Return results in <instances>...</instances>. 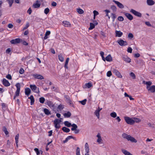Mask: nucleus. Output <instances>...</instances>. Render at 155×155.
<instances>
[{
  "label": "nucleus",
  "instance_id": "1",
  "mask_svg": "<svg viewBox=\"0 0 155 155\" xmlns=\"http://www.w3.org/2000/svg\"><path fill=\"white\" fill-rule=\"evenodd\" d=\"M122 137L132 142L136 143L137 140L133 137L130 135L124 133L122 134Z\"/></svg>",
  "mask_w": 155,
  "mask_h": 155
},
{
  "label": "nucleus",
  "instance_id": "2",
  "mask_svg": "<svg viewBox=\"0 0 155 155\" xmlns=\"http://www.w3.org/2000/svg\"><path fill=\"white\" fill-rule=\"evenodd\" d=\"M15 86L17 88L16 91L15 92L14 99H15L16 97L17 96H18L19 95L20 91V89L21 87V85L19 83H18L16 84L15 85Z\"/></svg>",
  "mask_w": 155,
  "mask_h": 155
},
{
  "label": "nucleus",
  "instance_id": "3",
  "mask_svg": "<svg viewBox=\"0 0 155 155\" xmlns=\"http://www.w3.org/2000/svg\"><path fill=\"white\" fill-rule=\"evenodd\" d=\"M124 118L125 121L127 124L132 125L134 123V120L133 118L128 117H124Z\"/></svg>",
  "mask_w": 155,
  "mask_h": 155
},
{
  "label": "nucleus",
  "instance_id": "4",
  "mask_svg": "<svg viewBox=\"0 0 155 155\" xmlns=\"http://www.w3.org/2000/svg\"><path fill=\"white\" fill-rule=\"evenodd\" d=\"M30 87L31 90L35 93L39 94L40 92L39 90V88H38L35 85H30Z\"/></svg>",
  "mask_w": 155,
  "mask_h": 155
},
{
  "label": "nucleus",
  "instance_id": "5",
  "mask_svg": "<svg viewBox=\"0 0 155 155\" xmlns=\"http://www.w3.org/2000/svg\"><path fill=\"white\" fill-rule=\"evenodd\" d=\"M130 12L136 16L140 17H141L142 16V14L140 12H137L133 9H130Z\"/></svg>",
  "mask_w": 155,
  "mask_h": 155
},
{
  "label": "nucleus",
  "instance_id": "6",
  "mask_svg": "<svg viewBox=\"0 0 155 155\" xmlns=\"http://www.w3.org/2000/svg\"><path fill=\"white\" fill-rule=\"evenodd\" d=\"M32 75L33 77H34L36 79H38L40 80H42L44 79L43 77L40 74H32Z\"/></svg>",
  "mask_w": 155,
  "mask_h": 155
},
{
  "label": "nucleus",
  "instance_id": "7",
  "mask_svg": "<svg viewBox=\"0 0 155 155\" xmlns=\"http://www.w3.org/2000/svg\"><path fill=\"white\" fill-rule=\"evenodd\" d=\"M113 73L117 75L118 78H121L122 77V76L117 70L114 69H113Z\"/></svg>",
  "mask_w": 155,
  "mask_h": 155
},
{
  "label": "nucleus",
  "instance_id": "8",
  "mask_svg": "<svg viewBox=\"0 0 155 155\" xmlns=\"http://www.w3.org/2000/svg\"><path fill=\"white\" fill-rule=\"evenodd\" d=\"M147 88L148 90L151 92L153 93L155 92V86L153 85L151 87L147 86Z\"/></svg>",
  "mask_w": 155,
  "mask_h": 155
},
{
  "label": "nucleus",
  "instance_id": "9",
  "mask_svg": "<svg viewBox=\"0 0 155 155\" xmlns=\"http://www.w3.org/2000/svg\"><path fill=\"white\" fill-rule=\"evenodd\" d=\"M124 14L131 21L133 20V16L131 14L128 13H126L125 12H124Z\"/></svg>",
  "mask_w": 155,
  "mask_h": 155
},
{
  "label": "nucleus",
  "instance_id": "10",
  "mask_svg": "<svg viewBox=\"0 0 155 155\" xmlns=\"http://www.w3.org/2000/svg\"><path fill=\"white\" fill-rule=\"evenodd\" d=\"M117 42L121 46H125L127 45V42L125 41H124L122 39H120L117 41Z\"/></svg>",
  "mask_w": 155,
  "mask_h": 155
},
{
  "label": "nucleus",
  "instance_id": "11",
  "mask_svg": "<svg viewBox=\"0 0 155 155\" xmlns=\"http://www.w3.org/2000/svg\"><path fill=\"white\" fill-rule=\"evenodd\" d=\"M113 2L115 3L116 4L118 7H119L120 8H124V7L123 5L120 2H119L116 1L115 0H113Z\"/></svg>",
  "mask_w": 155,
  "mask_h": 155
},
{
  "label": "nucleus",
  "instance_id": "12",
  "mask_svg": "<svg viewBox=\"0 0 155 155\" xmlns=\"http://www.w3.org/2000/svg\"><path fill=\"white\" fill-rule=\"evenodd\" d=\"M85 151L86 152L85 155H89V147L88 144L86 143L85 145Z\"/></svg>",
  "mask_w": 155,
  "mask_h": 155
},
{
  "label": "nucleus",
  "instance_id": "13",
  "mask_svg": "<svg viewBox=\"0 0 155 155\" xmlns=\"http://www.w3.org/2000/svg\"><path fill=\"white\" fill-rule=\"evenodd\" d=\"M97 142L98 143L100 144L102 143L103 140L101 138V134L100 133H98L97 135Z\"/></svg>",
  "mask_w": 155,
  "mask_h": 155
},
{
  "label": "nucleus",
  "instance_id": "14",
  "mask_svg": "<svg viewBox=\"0 0 155 155\" xmlns=\"http://www.w3.org/2000/svg\"><path fill=\"white\" fill-rule=\"evenodd\" d=\"M41 5V3L40 2L38 1H37L33 4L32 5V7L36 8H39Z\"/></svg>",
  "mask_w": 155,
  "mask_h": 155
},
{
  "label": "nucleus",
  "instance_id": "15",
  "mask_svg": "<svg viewBox=\"0 0 155 155\" xmlns=\"http://www.w3.org/2000/svg\"><path fill=\"white\" fill-rule=\"evenodd\" d=\"M20 39L19 38H17L14 39H13L10 41V42L11 44H14L19 43L20 42Z\"/></svg>",
  "mask_w": 155,
  "mask_h": 155
},
{
  "label": "nucleus",
  "instance_id": "16",
  "mask_svg": "<svg viewBox=\"0 0 155 155\" xmlns=\"http://www.w3.org/2000/svg\"><path fill=\"white\" fill-rule=\"evenodd\" d=\"M3 84L5 87H8L10 85L9 81L5 79H3L2 81Z\"/></svg>",
  "mask_w": 155,
  "mask_h": 155
},
{
  "label": "nucleus",
  "instance_id": "17",
  "mask_svg": "<svg viewBox=\"0 0 155 155\" xmlns=\"http://www.w3.org/2000/svg\"><path fill=\"white\" fill-rule=\"evenodd\" d=\"M122 58L124 61L130 63L131 62V59L127 56H123Z\"/></svg>",
  "mask_w": 155,
  "mask_h": 155
},
{
  "label": "nucleus",
  "instance_id": "18",
  "mask_svg": "<svg viewBox=\"0 0 155 155\" xmlns=\"http://www.w3.org/2000/svg\"><path fill=\"white\" fill-rule=\"evenodd\" d=\"M63 25L65 27H70L71 26V24L69 21H63Z\"/></svg>",
  "mask_w": 155,
  "mask_h": 155
},
{
  "label": "nucleus",
  "instance_id": "19",
  "mask_svg": "<svg viewBox=\"0 0 155 155\" xmlns=\"http://www.w3.org/2000/svg\"><path fill=\"white\" fill-rule=\"evenodd\" d=\"M121 151L125 155H133L130 152L124 149H122Z\"/></svg>",
  "mask_w": 155,
  "mask_h": 155
},
{
  "label": "nucleus",
  "instance_id": "20",
  "mask_svg": "<svg viewBox=\"0 0 155 155\" xmlns=\"http://www.w3.org/2000/svg\"><path fill=\"white\" fill-rule=\"evenodd\" d=\"M115 32L116 37H120L123 35V33L120 31H116Z\"/></svg>",
  "mask_w": 155,
  "mask_h": 155
},
{
  "label": "nucleus",
  "instance_id": "21",
  "mask_svg": "<svg viewBox=\"0 0 155 155\" xmlns=\"http://www.w3.org/2000/svg\"><path fill=\"white\" fill-rule=\"evenodd\" d=\"M31 90L29 88H27L25 89V93L26 95L28 96L31 93Z\"/></svg>",
  "mask_w": 155,
  "mask_h": 155
},
{
  "label": "nucleus",
  "instance_id": "22",
  "mask_svg": "<svg viewBox=\"0 0 155 155\" xmlns=\"http://www.w3.org/2000/svg\"><path fill=\"white\" fill-rule=\"evenodd\" d=\"M147 2L149 5H152L155 4V2L153 0H147Z\"/></svg>",
  "mask_w": 155,
  "mask_h": 155
},
{
  "label": "nucleus",
  "instance_id": "23",
  "mask_svg": "<svg viewBox=\"0 0 155 155\" xmlns=\"http://www.w3.org/2000/svg\"><path fill=\"white\" fill-rule=\"evenodd\" d=\"M28 98L30 99L31 100V105H33L34 102L35 100L34 99V97L33 95H31L30 96L28 97Z\"/></svg>",
  "mask_w": 155,
  "mask_h": 155
},
{
  "label": "nucleus",
  "instance_id": "24",
  "mask_svg": "<svg viewBox=\"0 0 155 155\" xmlns=\"http://www.w3.org/2000/svg\"><path fill=\"white\" fill-rule=\"evenodd\" d=\"M105 59L107 61H111L112 60V58L110 54L108 55L106 57Z\"/></svg>",
  "mask_w": 155,
  "mask_h": 155
},
{
  "label": "nucleus",
  "instance_id": "25",
  "mask_svg": "<svg viewBox=\"0 0 155 155\" xmlns=\"http://www.w3.org/2000/svg\"><path fill=\"white\" fill-rule=\"evenodd\" d=\"M63 115L65 117L68 118L71 116V114L70 112L68 111L67 113H64Z\"/></svg>",
  "mask_w": 155,
  "mask_h": 155
},
{
  "label": "nucleus",
  "instance_id": "26",
  "mask_svg": "<svg viewBox=\"0 0 155 155\" xmlns=\"http://www.w3.org/2000/svg\"><path fill=\"white\" fill-rule=\"evenodd\" d=\"M92 85L91 83H88L85 84L84 86V88H89L92 86Z\"/></svg>",
  "mask_w": 155,
  "mask_h": 155
},
{
  "label": "nucleus",
  "instance_id": "27",
  "mask_svg": "<svg viewBox=\"0 0 155 155\" xmlns=\"http://www.w3.org/2000/svg\"><path fill=\"white\" fill-rule=\"evenodd\" d=\"M62 130L63 131L66 133L69 132L70 131V130L69 128L65 127H63Z\"/></svg>",
  "mask_w": 155,
  "mask_h": 155
},
{
  "label": "nucleus",
  "instance_id": "28",
  "mask_svg": "<svg viewBox=\"0 0 155 155\" xmlns=\"http://www.w3.org/2000/svg\"><path fill=\"white\" fill-rule=\"evenodd\" d=\"M71 126L72 127L71 128V130L72 131H74V130H76L78 128V126L76 124H72Z\"/></svg>",
  "mask_w": 155,
  "mask_h": 155
},
{
  "label": "nucleus",
  "instance_id": "29",
  "mask_svg": "<svg viewBox=\"0 0 155 155\" xmlns=\"http://www.w3.org/2000/svg\"><path fill=\"white\" fill-rule=\"evenodd\" d=\"M61 122V120L59 119H55L54 120V124H56V125L57 126V124H59Z\"/></svg>",
  "mask_w": 155,
  "mask_h": 155
},
{
  "label": "nucleus",
  "instance_id": "30",
  "mask_svg": "<svg viewBox=\"0 0 155 155\" xmlns=\"http://www.w3.org/2000/svg\"><path fill=\"white\" fill-rule=\"evenodd\" d=\"M43 111L47 115H48L51 114L49 110L47 108H45L43 110Z\"/></svg>",
  "mask_w": 155,
  "mask_h": 155
},
{
  "label": "nucleus",
  "instance_id": "31",
  "mask_svg": "<svg viewBox=\"0 0 155 155\" xmlns=\"http://www.w3.org/2000/svg\"><path fill=\"white\" fill-rule=\"evenodd\" d=\"M77 12L79 14H81L84 13V11L80 8H78L76 9Z\"/></svg>",
  "mask_w": 155,
  "mask_h": 155
},
{
  "label": "nucleus",
  "instance_id": "32",
  "mask_svg": "<svg viewBox=\"0 0 155 155\" xmlns=\"http://www.w3.org/2000/svg\"><path fill=\"white\" fill-rule=\"evenodd\" d=\"M69 60V58H67L66 59V60L65 64V65H64V67L65 68H66V69L68 68V63Z\"/></svg>",
  "mask_w": 155,
  "mask_h": 155
},
{
  "label": "nucleus",
  "instance_id": "33",
  "mask_svg": "<svg viewBox=\"0 0 155 155\" xmlns=\"http://www.w3.org/2000/svg\"><path fill=\"white\" fill-rule=\"evenodd\" d=\"M110 116L113 118H115L117 116V114L115 112H113L110 114Z\"/></svg>",
  "mask_w": 155,
  "mask_h": 155
},
{
  "label": "nucleus",
  "instance_id": "34",
  "mask_svg": "<svg viewBox=\"0 0 155 155\" xmlns=\"http://www.w3.org/2000/svg\"><path fill=\"white\" fill-rule=\"evenodd\" d=\"M64 124L68 127H70L72 125L68 121H65L64 122Z\"/></svg>",
  "mask_w": 155,
  "mask_h": 155
},
{
  "label": "nucleus",
  "instance_id": "35",
  "mask_svg": "<svg viewBox=\"0 0 155 155\" xmlns=\"http://www.w3.org/2000/svg\"><path fill=\"white\" fill-rule=\"evenodd\" d=\"M35 151L36 152L37 154L39 155L40 153H42V151L41 150L39 151L38 149L37 148H35L34 149Z\"/></svg>",
  "mask_w": 155,
  "mask_h": 155
},
{
  "label": "nucleus",
  "instance_id": "36",
  "mask_svg": "<svg viewBox=\"0 0 155 155\" xmlns=\"http://www.w3.org/2000/svg\"><path fill=\"white\" fill-rule=\"evenodd\" d=\"M100 112L99 111H97V110L94 112L95 115L97 117V118L99 119L100 117Z\"/></svg>",
  "mask_w": 155,
  "mask_h": 155
},
{
  "label": "nucleus",
  "instance_id": "37",
  "mask_svg": "<svg viewBox=\"0 0 155 155\" xmlns=\"http://www.w3.org/2000/svg\"><path fill=\"white\" fill-rule=\"evenodd\" d=\"M47 104L50 107H52L54 106V104L50 101H48L47 102Z\"/></svg>",
  "mask_w": 155,
  "mask_h": 155
},
{
  "label": "nucleus",
  "instance_id": "38",
  "mask_svg": "<svg viewBox=\"0 0 155 155\" xmlns=\"http://www.w3.org/2000/svg\"><path fill=\"white\" fill-rule=\"evenodd\" d=\"M58 57L59 59L61 61L63 62L64 61V57L61 54L59 55Z\"/></svg>",
  "mask_w": 155,
  "mask_h": 155
},
{
  "label": "nucleus",
  "instance_id": "39",
  "mask_svg": "<svg viewBox=\"0 0 155 155\" xmlns=\"http://www.w3.org/2000/svg\"><path fill=\"white\" fill-rule=\"evenodd\" d=\"M95 27L94 24L92 23H90V27L89 28V30H91L93 29Z\"/></svg>",
  "mask_w": 155,
  "mask_h": 155
},
{
  "label": "nucleus",
  "instance_id": "40",
  "mask_svg": "<svg viewBox=\"0 0 155 155\" xmlns=\"http://www.w3.org/2000/svg\"><path fill=\"white\" fill-rule=\"evenodd\" d=\"M3 130L5 134L6 135H7L8 134V131L7 129V128L5 127H3Z\"/></svg>",
  "mask_w": 155,
  "mask_h": 155
},
{
  "label": "nucleus",
  "instance_id": "41",
  "mask_svg": "<svg viewBox=\"0 0 155 155\" xmlns=\"http://www.w3.org/2000/svg\"><path fill=\"white\" fill-rule=\"evenodd\" d=\"M19 134H17L15 137V140L16 143H18V142Z\"/></svg>",
  "mask_w": 155,
  "mask_h": 155
},
{
  "label": "nucleus",
  "instance_id": "42",
  "mask_svg": "<svg viewBox=\"0 0 155 155\" xmlns=\"http://www.w3.org/2000/svg\"><path fill=\"white\" fill-rule=\"evenodd\" d=\"M87 101L86 99H84L82 101H79V102L82 105H85L86 104V102Z\"/></svg>",
  "mask_w": 155,
  "mask_h": 155
},
{
  "label": "nucleus",
  "instance_id": "43",
  "mask_svg": "<svg viewBox=\"0 0 155 155\" xmlns=\"http://www.w3.org/2000/svg\"><path fill=\"white\" fill-rule=\"evenodd\" d=\"M6 1L8 2L9 6L11 7L13 2V0H6Z\"/></svg>",
  "mask_w": 155,
  "mask_h": 155
},
{
  "label": "nucleus",
  "instance_id": "44",
  "mask_svg": "<svg viewBox=\"0 0 155 155\" xmlns=\"http://www.w3.org/2000/svg\"><path fill=\"white\" fill-rule=\"evenodd\" d=\"M45 100V98L43 97H41L39 98L40 102L42 104L44 103Z\"/></svg>",
  "mask_w": 155,
  "mask_h": 155
},
{
  "label": "nucleus",
  "instance_id": "45",
  "mask_svg": "<svg viewBox=\"0 0 155 155\" xmlns=\"http://www.w3.org/2000/svg\"><path fill=\"white\" fill-rule=\"evenodd\" d=\"M64 108V106L63 105L60 104L58 107V109L60 110H61Z\"/></svg>",
  "mask_w": 155,
  "mask_h": 155
},
{
  "label": "nucleus",
  "instance_id": "46",
  "mask_svg": "<svg viewBox=\"0 0 155 155\" xmlns=\"http://www.w3.org/2000/svg\"><path fill=\"white\" fill-rule=\"evenodd\" d=\"M29 26V23L28 22H27L25 26L24 27H23V29H22V31H24V30H25L27 28H28Z\"/></svg>",
  "mask_w": 155,
  "mask_h": 155
},
{
  "label": "nucleus",
  "instance_id": "47",
  "mask_svg": "<svg viewBox=\"0 0 155 155\" xmlns=\"http://www.w3.org/2000/svg\"><path fill=\"white\" fill-rule=\"evenodd\" d=\"M49 9L48 8H46L44 10V12L45 14L47 15L49 12Z\"/></svg>",
  "mask_w": 155,
  "mask_h": 155
},
{
  "label": "nucleus",
  "instance_id": "48",
  "mask_svg": "<svg viewBox=\"0 0 155 155\" xmlns=\"http://www.w3.org/2000/svg\"><path fill=\"white\" fill-rule=\"evenodd\" d=\"M133 119L134 120V123H139L141 121V120L139 118H134Z\"/></svg>",
  "mask_w": 155,
  "mask_h": 155
},
{
  "label": "nucleus",
  "instance_id": "49",
  "mask_svg": "<svg viewBox=\"0 0 155 155\" xmlns=\"http://www.w3.org/2000/svg\"><path fill=\"white\" fill-rule=\"evenodd\" d=\"M130 75L134 79L136 78V75L133 72H131L130 74Z\"/></svg>",
  "mask_w": 155,
  "mask_h": 155
},
{
  "label": "nucleus",
  "instance_id": "50",
  "mask_svg": "<svg viewBox=\"0 0 155 155\" xmlns=\"http://www.w3.org/2000/svg\"><path fill=\"white\" fill-rule=\"evenodd\" d=\"M111 16L112 18L113 19V21H114L116 18V15L115 14L112 13L111 14Z\"/></svg>",
  "mask_w": 155,
  "mask_h": 155
},
{
  "label": "nucleus",
  "instance_id": "51",
  "mask_svg": "<svg viewBox=\"0 0 155 155\" xmlns=\"http://www.w3.org/2000/svg\"><path fill=\"white\" fill-rule=\"evenodd\" d=\"M134 35L131 33H129L128 35V38H130V39L133 38Z\"/></svg>",
  "mask_w": 155,
  "mask_h": 155
},
{
  "label": "nucleus",
  "instance_id": "52",
  "mask_svg": "<svg viewBox=\"0 0 155 155\" xmlns=\"http://www.w3.org/2000/svg\"><path fill=\"white\" fill-rule=\"evenodd\" d=\"M118 20L120 21H122L124 20V18L121 16H119L118 18Z\"/></svg>",
  "mask_w": 155,
  "mask_h": 155
},
{
  "label": "nucleus",
  "instance_id": "53",
  "mask_svg": "<svg viewBox=\"0 0 155 155\" xmlns=\"http://www.w3.org/2000/svg\"><path fill=\"white\" fill-rule=\"evenodd\" d=\"M64 97L66 99V101L68 102V101H69L71 100L69 97L68 96H65Z\"/></svg>",
  "mask_w": 155,
  "mask_h": 155
},
{
  "label": "nucleus",
  "instance_id": "54",
  "mask_svg": "<svg viewBox=\"0 0 155 155\" xmlns=\"http://www.w3.org/2000/svg\"><path fill=\"white\" fill-rule=\"evenodd\" d=\"M111 9L114 11H116L117 10V8L114 5H112L111 7Z\"/></svg>",
  "mask_w": 155,
  "mask_h": 155
},
{
  "label": "nucleus",
  "instance_id": "55",
  "mask_svg": "<svg viewBox=\"0 0 155 155\" xmlns=\"http://www.w3.org/2000/svg\"><path fill=\"white\" fill-rule=\"evenodd\" d=\"M112 75V73L110 71H108L107 74V75L108 77H110Z\"/></svg>",
  "mask_w": 155,
  "mask_h": 155
},
{
  "label": "nucleus",
  "instance_id": "56",
  "mask_svg": "<svg viewBox=\"0 0 155 155\" xmlns=\"http://www.w3.org/2000/svg\"><path fill=\"white\" fill-rule=\"evenodd\" d=\"M68 138L69 140H70L71 139H73L74 140H76V138L71 136H69L67 137Z\"/></svg>",
  "mask_w": 155,
  "mask_h": 155
},
{
  "label": "nucleus",
  "instance_id": "57",
  "mask_svg": "<svg viewBox=\"0 0 155 155\" xmlns=\"http://www.w3.org/2000/svg\"><path fill=\"white\" fill-rule=\"evenodd\" d=\"M24 72V70L22 68H21L19 70V73L21 74H23Z\"/></svg>",
  "mask_w": 155,
  "mask_h": 155
},
{
  "label": "nucleus",
  "instance_id": "58",
  "mask_svg": "<svg viewBox=\"0 0 155 155\" xmlns=\"http://www.w3.org/2000/svg\"><path fill=\"white\" fill-rule=\"evenodd\" d=\"M94 15V18L95 16L98 14V12L95 10H94L93 12Z\"/></svg>",
  "mask_w": 155,
  "mask_h": 155
},
{
  "label": "nucleus",
  "instance_id": "59",
  "mask_svg": "<svg viewBox=\"0 0 155 155\" xmlns=\"http://www.w3.org/2000/svg\"><path fill=\"white\" fill-rule=\"evenodd\" d=\"M132 49L131 47H129L127 50L128 52L131 53L132 52Z\"/></svg>",
  "mask_w": 155,
  "mask_h": 155
},
{
  "label": "nucleus",
  "instance_id": "60",
  "mask_svg": "<svg viewBox=\"0 0 155 155\" xmlns=\"http://www.w3.org/2000/svg\"><path fill=\"white\" fill-rule=\"evenodd\" d=\"M80 154V148L78 147H77V149H76V154Z\"/></svg>",
  "mask_w": 155,
  "mask_h": 155
},
{
  "label": "nucleus",
  "instance_id": "61",
  "mask_svg": "<svg viewBox=\"0 0 155 155\" xmlns=\"http://www.w3.org/2000/svg\"><path fill=\"white\" fill-rule=\"evenodd\" d=\"M32 12V10L30 8L27 11V13L29 15H31Z\"/></svg>",
  "mask_w": 155,
  "mask_h": 155
},
{
  "label": "nucleus",
  "instance_id": "62",
  "mask_svg": "<svg viewBox=\"0 0 155 155\" xmlns=\"http://www.w3.org/2000/svg\"><path fill=\"white\" fill-rule=\"evenodd\" d=\"M8 27L10 28H13V25L12 24L10 23L8 24Z\"/></svg>",
  "mask_w": 155,
  "mask_h": 155
},
{
  "label": "nucleus",
  "instance_id": "63",
  "mask_svg": "<svg viewBox=\"0 0 155 155\" xmlns=\"http://www.w3.org/2000/svg\"><path fill=\"white\" fill-rule=\"evenodd\" d=\"M11 50L10 48H8L6 51V53L7 54H9L11 52Z\"/></svg>",
  "mask_w": 155,
  "mask_h": 155
},
{
  "label": "nucleus",
  "instance_id": "64",
  "mask_svg": "<svg viewBox=\"0 0 155 155\" xmlns=\"http://www.w3.org/2000/svg\"><path fill=\"white\" fill-rule=\"evenodd\" d=\"M6 78L9 80H11L12 78L11 76L9 74L7 75L6 76Z\"/></svg>",
  "mask_w": 155,
  "mask_h": 155
}]
</instances>
